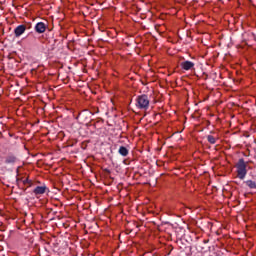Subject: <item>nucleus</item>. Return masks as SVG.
Segmentation results:
<instances>
[{
    "instance_id": "obj_1",
    "label": "nucleus",
    "mask_w": 256,
    "mask_h": 256,
    "mask_svg": "<svg viewBox=\"0 0 256 256\" xmlns=\"http://www.w3.org/2000/svg\"><path fill=\"white\" fill-rule=\"evenodd\" d=\"M237 177L241 180L245 179L247 176V163L245 159L240 158L236 164Z\"/></svg>"
},
{
    "instance_id": "obj_2",
    "label": "nucleus",
    "mask_w": 256,
    "mask_h": 256,
    "mask_svg": "<svg viewBox=\"0 0 256 256\" xmlns=\"http://www.w3.org/2000/svg\"><path fill=\"white\" fill-rule=\"evenodd\" d=\"M136 107L147 111V109H149V96L145 94L138 96L136 98Z\"/></svg>"
},
{
    "instance_id": "obj_3",
    "label": "nucleus",
    "mask_w": 256,
    "mask_h": 256,
    "mask_svg": "<svg viewBox=\"0 0 256 256\" xmlns=\"http://www.w3.org/2000/svg\"><path fill=\"white\" fill-rule=\"evenodd\" d=\"M95 113L89 111V110H83L78 114V119L82 121V123H89L91 121V117H93Z\"/></svg>"
},
{
    "instance_id": "obj_4",
    "label": "nucleus",
    "mask_w": 256,
    "mask_h": 256,
    "mask_svg": "<svg viewBox=\"0 0 256 256\" xmlns=\"http://www.w3.org/2000/svg\"><path fill=\"white\" fill-rule=\"evenodd\" d=\"M180 67L184 70V71H191L193 69H195V63H193L192 61L186 60L180 63Z\"/></svg>"
},
{
    "instance_id": "obj_5",
    "label": "nucleus",
    "mask_w": 256,
    "mask_h": 256,
    "mask_svg": "<svg viewBox=\"0 0 256 256\" xmlns=\"http://www.w3.org/2000/svg\"><path fill=\"white\" fill-rule=\"evenodd\" d=\"M17 161H19V159L17 156H15V154H8L5 158L6 165H15Z\"/></svg>"
},
{
    "instance_id": "obj_6",
    "label": "nucleus",
    "mask_w": 256,
    "mask_h": 256,
    "mask_svg": "<svg viewBox=\"0 0 256 256\" xmlns=\"http://www.w3.org/2000/svg\"><path fill=\"white\" fill-rule=\"evenodd\" d=\"M25 31H27V26L25 25H19L14 29V34L15 37H21V35H23V33H25Z\"/></svg>"
},
{
    "instance_id": "obj_7",
    "label": "nucleus",
    "mask_w": 256,
    "mask_h": 256,
    "mask_svg": "<svg viewBox=\"0 0 256 256\" xmlns=\"http://www.w3.org/2000/svg\"><path fill=\"white\" fill-rule=\"evenodd\" d=\"M35 31L36 33H45V31H47V25H45V23L43 22H38L36 25H35Z\"/></svg>"
},
{
    "instance_id": "obj_8",
    "label": "nucleus",
    "mask_w": 256,
    "mask_h": 256,
    "mask_svg": "<svg viewBox=\"0 0 256 256\" xmlns=\"http://www.w3.org/2000/svg\"><path fill=\"white\" fill-rule=\"evenodd\" d=\"M47 191V186H37L34 190L33 193L36 195H43Z\"/></svg>"
},
{
    "instance_id": "obj_9",
    "label": "nucleus",
    "mask_w": 256,
    "mask_h": 256,
    "mask_svg": "<svg viewBox=\"0 0 256 256\" xmlns=\"http://www.w3.org/2000/svg\"><path fill=\"white\" fill-rule=\"evenodd\" d=\"M118 153L122 157H127V155H129V149H127V147L125 146H120L118 149Z\"/></svg>"
},
{
    "instance_id": "obj_10",
    "label": "nucleus",
    "mask_w": 256,
    "mask_h": 256,
    "mask_svg": "<svg viewBox=\"0 0 256 256\" xmlns=\"http://www.w3.org/2000/svg\"><path fill=\"white\" fill-rule=\"evenodd\" d=\"M249 189H256V182L253 180H247L244 182Z\"/></svg>"
},
{
    "instance_id": "obj_11",
    "label": "nucleus",
    "mask_w": 256,
    "mask_h": 256,
    "mask_svg": "<svg viewBox=\"0 0 256 256\" xmlns=\"http://www.w3.org/2000/svg\"><path fill=\"white\" fill-rule=\"evenodd\" d=\"M207 141L211 145H215L217 143V139L215 138V136H212V135L207 136Z\"/></svg>"
},
{
    "instance_id": "obj_12",
    "label": "nucleus",
    "mask_w": 256,
    "mask_h": 256,
    "mask_svg": "<svg viewBox=\"0 0 256 256\" xmlns=\"http://www.w3.org/2000/svg\"><path fill=\"white\" fill-rule=\"evenodd\" d=\"M96 113H99V109H97Z\"/></svg>"
}]
</instances>
